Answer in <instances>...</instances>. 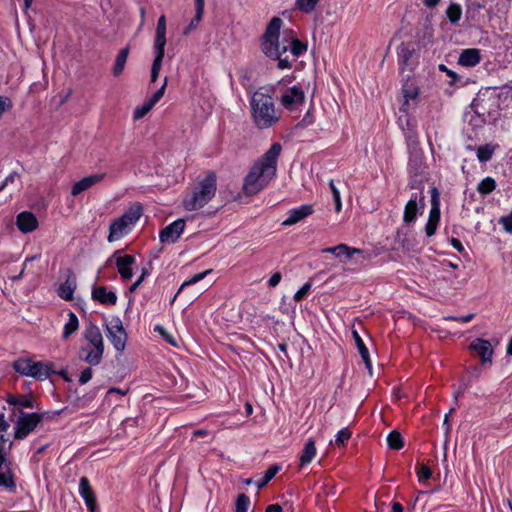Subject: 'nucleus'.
<instances>
[{
	"mask_svg": "<svg viewBox=\"0 0 512 512\" xmlns=\"http://www.w3.org/2000/svg\"><path fill=\"white\" fill-rule=\"evenodd\" d=\"M281 151V144L278 142L273 143L271 147L255 161L244 180L243 191L246 195H256L276 176L278 158Z\"/></svg>",
	"mask_w": 512,
	"mask_h": 512,
	"instance_id": "f257e3e1",
	"label": "nucleus"
},
{
	"mask_svg": "<svg viewBox=\"0 0 512 512\" xmlns=\"http://www.w3.org/2000/svg\"><path fill=\"white\" fill-rule=\"evenodd\" d=\"M282 24L283 21L279 17H273L270 20L263 35L261 46L265 55L278 60L277 67L279 69H288L291 67V62L286 55L289 51V38L284 37L282 41H279Z\"/></svg>",
	"mask_w": 512,
	"mask_h": 512,
	"instance_id": "f03ea898",
	"label": "nucleus"
},
{
	"mask_svg": "<svg viewBox=\"0 0 512 512\" xmlns=\"http://www.w3.org/2000/svg\"><path fill=\"white\" fill-rule=\"evenodd\" d=\"M250 104L258 128H269L279 121L280 114L275 108L274 100L268 92L263 91V88L254 92Z\"/></svg>",
	"mask_w": 512,
	"mask_h": 512,
	"instance_id": "7ed1b4c3",
	"label": "nucleus"
},
{
	"mask_svg": "<svg viewBox=\"0 0 512 512\" xmlns=\"http://www.w3.org/2000/svg\"><path fill=\"white\" fill-rule=\"evenodd\" d=\"M216 193V175L213 172L199 182L189 197L183 200V206L187 211H194L204 207Z\"/></svg>",
	"mask_w": 512,
	"mask_h": 512,
	"instance_id": "20e7f679",
	"label": "nucleus"
},
{
	"mask_svg": "<svg viewBox=\"0 0 512 512\" xmlns=\"http://www.w3.org/2000/svg\"><path fill=\"white\" fill-rule=\"evenodd\" d=\"M142 215V206L135 203L118 219L113 221L109 227L108 241L119 240L128 233L129 227L135 224Z\"/></svg>",
	"mask_w": 512,
	"mask_h": 512,
	"instance_id": "39448f33",
	"label": "nucleus"
},
{
	"mask_svg": "<svg viewBox=\"0 0 512 512\" xmlns=\"http://www.w3.org/2000/svg\"><path fill=\"white\" fill-rule=\"evenodd\" d=\"M286 82H290V80L283 78L278 81L274 87V91L280 92L279 102L282 107L288 111H293L304 103L305 92L300 85L286 88Z\"/></svg>",
	"mask_w": 512,
	"mask_h": 512,
	"instance_id": "423d86ee",
	"label": "nucleus"
},
{
	"mask_svg": "<svg viewBox=\"0 0 512 512\" xmlns=\"http://www.w3.org/2000/svg\"><path fill=\"white\" fill-rule=\"evenodd\" d=\"M106 336L112 343L115 350L122 353L125 350L127 342V333L119 317H112L105 325Z\"/></svg>",
	"mask_w": 512,
	"mask_h": 512,
	"instance_id": "0eeeda50",
	"label": "nucleus"
},
{
	"mask_svg": "<svg viewBox=\"0 0 512 512\" xmlns=\"http://www.w3.org/2000/svg\"><path fill=\"white\" fill-rule=\"evenodd\" d=\"M417 191L413 192L404 207L403 221L405 223H412L416 220L418 214H422L425 208V195L424 189L415 188Z\"/></svg>",
	"mask_w": 512,
	"mask_h": 512,
	"instance_id": "6e6552de",
	"label": "nucleus"
},
{
	"mask_svg": "<svg viewBox=\"0 0 512 512\" xmlns=\"http://www.w3.org/2000/svg\"><path fill=\"white\" fill-rule=\"evenodd\" d=\"M43 417L44 414L40 413L21 412L16 424L15 438L24 439L27 437L43 420Z\"/></svg>",
	"mask_w": 512,
	"mask_h": 512,
	"instance_id": "1a4fd4ad",
	"label": "nucleus"
},
{
	"mask_svg": "<svg viewBox=\"0 0 512 512\" xmlns=\"http://www.w3.org/2000/svg\"><path fill=\"white\" fill-rule=\"evenodd\" d=\"M470 349L479 356L482 365L492 364L494 350L488 340L476 338L471 342Z\"/></svg>",
	"mask_w": 512,
	"mask_h": 512,
	"instance_id": "9d476101",
	"label": "nucleus"
},
{
	"mask_svg": "<svg viewBox=\"0 0 512 512\" xmlns=\"http://www.w3.org/2000/svg\"><path fill=\"white\" fill-rule=\"evenodd\" d=\"M409 172L411 174V179L409 182L410 188H422L424 189V173L425 166L422 163L421 158L414 156L409 160Z\"/></svg>",
	"mask_w": 512,
	"mask_h": 512,
	"instance_id": "9b49d317",
	"label": "nucleus"
},
{
	"mask_svg": "<svg viewBox=\"0 0 512 512\" xmlns=\"http://www.w3.org/2000/svg\"><path fill=\"white\" fill-rule=\"evenodd\" d=\"M185 228V221L183 219H177L174 222L167 225L160 232V241L162 243H175L181 234L183 233Z\"/></svg>",
	"mask_w": 512,
	"mask_h": 512,
	"instance_id": "f8f14e48",
	"label": "nucleus"
},
{
	"mask_svg": "<svg viewBox=\"0 0 512 512\" xmlns=\"http://www.w3.org/2000/svg\"><path fill=\"white\" fill-rule=\"evenodd\" d=\"M36 216L29 211H23L16 217V226L22 233H31L38 228Z\"/></svg>",
	"mask_w": 512,
	"mask_h": 512,
	"instance_id": "ddd939ff",
	"label": "nucleus"
},
{
	"mask_svg": "<svg viewBox=\"0 0 512 512\" xmlns=\"http://www.w3.org/2000/svg\"><path fill=\"white\" fill-rule=\"evenodd\" d=\"M119 251L113 255L118 272L123 280L131 279L133 273L131 266L135 263V257L132 255L118 256Z\"/></svg>",
	"mask_w": 512,
	"mask_h": 512,
	"instance_id": "4468645a",
	"label": "nucleus"
},
{
	"mask_svg": "<svg viewBox=\"0 0 512 512\" xmlns=\"http://www.w3.org/2000/svg\"><path fill=\"white\" fill-rule=\"evenodd\" d=\"M105 176H106V173H100V174L89 175V176L82 178L81 180H79L72 186L71 195L77 196L80 193L88 190L92 186L100 183L105 178Z\"/></svg>",
	"mask_w": 512,
	"mask_h": 512,
	"instance_id": "2eb2a0df",
	"label": "nucleus"
},
{
	"mask_svg": "<svg viewBox=\"0 0 512 512\" xmlns=\"http://www.w3.org/2000/svg\"><path fill=\"white\" fill-rule=\"evenodd\" d=\"M54 365L50 362L34 361L32 365L31 374L32 377L38 381H44L49 378L52 374H55Z\"/></svg>",
	"mask_w": 512,
	"mask_h": 512,
	"instance_id": "dca6fc26",
	"label": "nucleus"
},
{
	"mask_svg": "<svg viewBox=\"0 0 512 512\" xmlns=\"http://www.w3.org/2000/svg\"><path fill=\"white\" fill-rule=\"evenodd\" d=\"M313 213V207L311 205H302L298 208L291 209L288 212V217L282 222L283 226L294 225L301 220L305 219Z\"/></svg>",
	"mask_w": 512,
	"mask_h": 512,
	"instance_id": "f3484780",
	"label": "nucleus"
},
{
	"mask_svg": "<svg viewBox=\"0 0 512 512\" xmlns=\"http://www.w3.org/2000/svg\"><path fill=\"white\" fill-rule=\"evenodd\" d=\"M79 492L85 501V504L90 512L96 510V498L94 492L90 486L89 480L86 477H82L79 483Z\"/></svg>",
	"mask_w": 512,
	"mask_h": 512,
	"instance_id": "a211bd4d",
	"label": "nucleus"
},
{
	"mask_svg": "<svg viewBox=\"0 0 512 512\" xmlns=\"http://www.w3.org/2000/svg\"><path fill=\"white\" fill-rule=\"evenodd\" d=\"M84 338L91 345V348L104 350L103 336L100 329L96 325L90 323L85 328Z\"/></svg>",
	"mask_w": 512,
	"mask_h": 512,
	"instance_id": "6ab92c4d",
	"label": "nucleus"
},
{
	"mask_svg": "<svg viewBox=\"0 0 512 512\" xmlns=\"http://www.w3.org/2000/svg\"><path fill=\"white\" fill-rule=\"evenodd\" d=\"M481 61L480 50L468 48L462 50L458 58V64L463 67H474Z\"/></svg>",
	"mask_w": 512,
	"mask_h": 512,
	"instance_id": "aec40b11",
	"label": "nucleus"
},
{
	"mask_svg": "<svg viewBox=\"0 0 512 512\" xmlns=\"http://www.w3.org/2000/svg\"><path fill=\"white\" fill-rule=\"evenodd\" d=\"M103 353V349L81 347L79 358L90 365L96 366L102 361Z\"/></svg>",
	"mask_w": 512,
	"mask_h": 512,
	"instance_id": "412c9836",
	"label": "nucleus"
},
{
	"mask_svg": "<svg viewBox=\"0 0 512 512\" xmlns=\"http://www.w3.org/2000/svg\"><path fill=\"white\" fill-rule=\"evenodd\" d=\"M323 253H331L336 257L345 256L348 259H351L355 254H363V250L358 248L349 247L346 244H339L334 247H327L322 250Z\"/></svg>",
	"mask_w": 512,
	"mask_h": 512,
	"instance_id": "4be33fe9",
	"label": "nucleus"
},
{
	"mask_svg": "<svg viewBox=\"0 0 512 512\" xmlns=\"http://www.w3.org/2000/svg\"><path fill=\"white\" fill-rule=\"evenodd\" d=\"M166 45V18L161 15L157 22L156 34L154 40L155 51H165Z\"/></svg>",
	"mask_w": 512,
	"mask_h": 512,
	"instance_id": "5701e85b",
	"label": "nucleus"
},
{
	"mask_svg": "<svg viewBox=\"0 0 512 512\" xmlns=\"http://www.w3.org/2000/svg\"><path fill=\"white\" fill-rule=\"evenodd\" d=\"M92 299L102 304L115 305L117 295L113 291H107L104 286H100L93 289Z\"/></svg>",
	"mask_w": 512,
	"mask_h": 512,
	"instance_id": "b1692460",
	"label": "nucleus"
},
{
	"mask_svg": "<svg viewBox=\"0 0 512 512\" xmlns=\"http://www.w3.org/2000/svg\"><path fill=\"white\" fill-rule=\"evenodd\" d=\"M414 53L415 48L412 43H401V45L397 49V54L402 69L409 66L410 60Z\"/></svg>",
	"mask_w": 512,
	"mask_h": 512,
	"instance_id": "393cba45",
	"label": "nucleus"
},
{
	"mask_svg": "<svg viewBox=\"0 0 512 512\" xmlns=\"http://www.w3.org/2000/svg\"><path fill=\"white\" fill-rule=\"evenodd\" d=\"M316 446L313 438H309L300 454V465L306 466L311 463L313 458L316 456Z\"/></svg>",
	"mask_w": 512,
	"mask_h": 512,
	"instance_id": "a878e982",
	"label": "nucleus"
},
{
	"mask_svg": "<svg viewBox=\"0 0 512 512\" xmlns=\"http://www.w3.org/2000/svg\"><path fill=\"white\" fill-rule=\"evenodd\" d=\"M352 334H353V338L356 343L358 352L361 355V358L363 359L366 368L368 369L369 373L371 374L372 364H371L368 349H367L366 345L364 344V341L360 337L359 333L356 330H353Z\"/></svg>",
	"mask_w": 512,
	"mask_h": 512,
	"instance_id": "bb28decb",
	"label": "nucleus"
},
{
	"mask_svg": "<svg viewBox=\"0 0 512 512\" xmlns=\"http://www.w3.org/2000/svg\"><path fill=\"white\" fill-rule=\"evenodd\" d=\"M205 0H195V16L190 24L184 29V35H188L201 22L204 14Z\"/></svg>",
	"mask_w": 512,
	"mask_h": 512,
	"instance_id": "cd10ccee",
	"label": "nucleus"
},
{
	"mask_svg": "<svg viewBox=\"0 0 512 512\" xmlns=\"http://www.w3.org/2000/svg\"><path fill=\"white\" fill-rule=\"evenodd\" d=\"M402 92L406 100V104L408 103L409 100H415L418 97L419 87L415 83V81L410 78L409 75L407 76V79L403 83Z\"/></svg>",
	"mask_w": 512,
	"mask_h": 512,
	"instance_id": "c85d7f7f",
	"label": "nucleus"
},
{
	"mask_svg": "<svg viewBox=\"0 0 512 512\" xmlns=\"http://www.w3.org/2000/svg\"><path fill=\"white\" fill-rule=\"evenodd\" d=\"M76 289V282L74 279L68 277L64 283H62L58 288V295L66 300L70 301L73 299V294Z\"/></svg>",
	"mask_w": 512,
	"mask_h": 512,
	"instance_id": "c756f323",
	"label": "nucleus"
},
{
	"mask_svg": "<svg viewBox=\"0 0 512 512\" xmlns=\"http://www.w3.org/2000/svg\"><path fill=\"white\" fill-rule=\"evenodd\" d=\"M129 47L122 48L116 56L115 63L113 66V75L118 77L122 74L125 64L129 55Z\"/></svg>",
	"mask_w": 512,
	"mask_h": 512,
	"instance_id": "7c9ffc66",
	"label": "nucleus"
},
{
	"mask_svg": "<svg viewBox=\"0 0 512 512\" xmlns=\"http://www.w3.org/2000/svg\"><path fill=\"white\" fill-rule=\"evenodd\" d=\"M7 402L13 406H19L24 408H35V401L31 397L25 395H12L7 396Z\"/></svg>",
	"mask_w": 512,
	"mask_h": 512,
	"instance_id": "2f4dec72",
	"label": "nucleus"
},
{
	"mask_svg": "<svg viewBox=\"0 0 512 512\" xmlns=\"http://www.w3.org/2000/svg\"><path fill=\"white\" fill-rule=\"evenodd\" d=\"M33 364L34 361L30 358H18L12 363V367L17 373L23 376H29Z\"/></svg>",
	"mask_w": 512,
	"mask_h": 512,
	"instance_id": "473e14b6",
	"label": "nucleus"
},
{
	"mask_svg": "<svg viewBox=\"0 0 512 512\" xmlns=\"http://www.w3.org/2000/svg\"><path fill=\"white\" fill-rule=\"evenodd\" d=\"M497 148V145L485 144L477 148V158L480 162L489 161Z\"/></svg>",
	"mask_w": 512,
	"mask_h": 512,
	"instance_id": "72a5a7b5",
	"label": "nucleus"
},
{
	"mask_svg": "<svg viewBox=\"0 0 512 512\" xmlns=\"http://www.w3.org/2000/svg\"><path fill=\"white\" fill-rule=\"evenodd\" d=\"M79 327V321L75 313L70 312L68 314V321L64 326L63 338L67 339L71 334H73Z\"/></svg>",
	"mask_w": 512,
	"mask_h": 512,
	"instance_id": "f704fd0d",
	"label": "nucleus"
},
{
	"mask_svg": "<svg viewBox=\"0 0 512 512\" xmlns=\"http://www.w3.org/2000/svg\"><path fill=\"white\" fill-rule=\"evenodd\" d=\"M496 186L494 178L487 176L477 185V191L481 195H488L496 189Z\"/></svg>",
	"mask_w": 512,
	"mask_h": 512,
	"instance_id": "c9c22d12",
	"label": "nucleus"
},
{
	"mask_svg": "<svg viewBox=\"0 0 512 512\" xmlns=\"http://www.w3.org/2000/svg\"><path fill=\"white\" fill-rule=\"evenodd\" d=\"M165 55V51H155V59L152 63L151 68V82H156L159 72L162 66V61Z\"/></svg>",
	"mask_w": 512,
	"mask_h": 512,
	"instance_id": "e433bc0d",
	"label": "nucleus"
},
{
	"mask_svg": "<svg viewBox=\"0 0 512 512\" xmlns=\"http://www.w3.org/2000/svg\"><path fill=\"white\" fill-rule=\"evenodd\" d=\"M430 221L439 222L440 220V209H439V203H438V190L437 188L432 189V207L429 213V219Z\"/></svg>",
	"mask_w": 512,
	"mask_h": 512,
	"instance_id": "4c0bfd02",
	"label": "nucleus"
},
{
	"mask_svg": "<svg viewBox=\"0 0 512 512\" xmlns=\"http://www.w3.org/2000/svg\"><path fill=\"white\" fill-rule=\"evenodd\" d=\"M387 444L391 449L399 450L403 447V438L397 430L391 431L387 436Z\"/></svg>",
	"mask_w": 512,
	"mask_h": 512,
	"instance_id": "58836bf2",
	"label": "nucleus"
},
{
	"mask_svg": "<svg viewBox=\"0 0 512 512\" xmlns=\"http://www.w3.org/2000/svg\"><path fill=\"white\" fill-rule=\"evenodd\" d=\"M446 15L452 24L457 23L462 15L461 6L457 3H451L446 10Z\"/></svg>",
	"mask_w": 512,
	"mask_h": 512,
	"instance_id": "ea45409f",
	"label": "nucleus"
},
{
	"mask_svg": "<svg viewBox=\"0 0 512 512\" xmlns=\"http://www.w3.org/2000/svg\"><path fill=\"white\" fill-rule=\"evenodd\" d=\"M289 50L294 58L293 60L295 61L297 57L307 50V46L297 39L289 38Z\"/></svg>",
	"mask_w": 512,
	"mask_h": 512,
	"instance_id": "a19ab883",
	"label": "nucleus"
},
{
	"mask_svg": "<svg viewBox=\"0 0 512 512\" xmlns=\"http://www.w3.org/2000/svg\"><path fill=\"white\" fill-rule=\"evenodd\" d=\"M280 467L278 465H271L264 473V476L256 482L257 487L260 489L264 487L274 476L278 473Z\"/></svg>",
	"mask_w": 512,
	"mask_h": 512,
	"instance_id": "79ce46f5",
	"label": "nucleus"
},
{
	"mask_svg": "<svg viewBox=\"0 0 512 512\" xmlns=\"http://www.w3.org/2000/svg\"><path fill=\"white\" fill-rule=\"evenodd\" d=\"M154 106H152L150 104V102L145 101L143 103V105L141 106H137L135 109H134V112H133V119L134 120H139L141 118H143Z\"/></svg>",
	"mask_w": 512,
	"mask_h": 512,
	"instance_id": "37998d69",
	"label": "nucleus"
},
{
	"mask_svg": "<svg viewBox=\"0 0 512 512\" xmlns=\"http://www.w3.org/2000/svg\"><path fill=\"white\" fill-rule=\"evenodd\" d=\"M319 0H297L296 6L305 13H311Z\"/></svg>",
	"mask_w": 512,
	"mask_h": 512,
	"instance_id": "c03bdc74",
	"label": "nucleus"
},
{
	"mask_svg": "<svg viewBox=\"0 0 512 512\" xmlns=\"http://www.w3.org/2000/svg\"><path fill=\"white\" fill-rule=\"evenodd\" d=\"M211 270H206L204 272H200V273H197L195 274L194 276H192L190 279L186 280L185 282H183V284L181 285V287L179 288L176 296L187 286H190V285H193L199 281H201L202 279L205 278V276L210 273Z\"/></svg>",
	"mask_w": 512,
	"mask_h": 512,
	"instance_id": "a18cd8bd",
	"label": "nucleus"
},
{
	"mask_svg": "<svg viewBox=\"0 0 512 512\" xmlns=\"http://www.w3.org/2000/svg\"><path fill=\"white\" fill-rule=\"evenodd\" d=\"M250 506V499L245 494H240L236 500V512H247Z\"/></svg>",
	"mask_w": 512,
	"mask_h": 512,
	"instance_id": "49530a36",
	"label": "nucleus"
},
{
	"mask_svg": "<svg viewBox=\"0 0 512 512\" xmlns=\"http://www.w3.org/2000/svg\"><path fill=\"white\" fill-rule=\"evenodd\" d=\"M329 186H330V189H331V192H332V196H333V200H334V203H335V210H336V212H340L341 209H342L340 192L337 189V187L335 186L333 180H330Z\"/></svg>",
	"mask_w": 512,
	"mask_h": 512,
	"instance_id": "de8ad7c7",
	"label": "nucleus"
},
{
	"mask_svg": "<svg viewBox=\"0 0 512 512\" xmlns=\"http://www.w3.org/2000/svg\"><path fill=\"white\" fill-rule=\"evenodd\" d=\"M352 433L348 428H343L340 431H338L336 438H335V445L337 446H343L346 441H348L351 437Z\"/></svg>",
	"mask_w": 512,
	"mask_h": 512,
	"instance_id": "09e8293b",
	"label": "nucleus"
},
{
	"mask_svg": "<svg viewBox=\"0 0 512 512\" xmlns=\"http://www.w3.org/2000/svg\"><path fill=\"white\" fill-rule=\"evenodd\" d=\"M167 82L168 79L167 77H165L162 86L148 99V102H150L152 106L159 102V100L163 97L167 86Z\"/></svg>",
	"mask_w": 512,
	"mask_h": 512,
	"instance_id": "8fccbe9b",
	"label": "nucleus"
},
{
	"mask_svg": "<svg viewBox=\"0 0 512 512\" xmlns=\"http://www.w3.org/2000/svg\"><path fill=\"white\" fill-rule=\"evenodd\" d=\"M474 316H475V314H473V313H469V314L464 315V316L449 315V316L443 317V320L458 321V322H462V323H468V322H470L474 318Z\"/></svg>",
	"mask_w": 512,
	"mask_h": 512,
	"instance_id": "3c124183",
	"label": "nucleus"
},
{
	"mask_svg": "<svg viewBox=\"0 0 512 512\" xmlns=\"http://www.w3.org/2000/svg\"><path fill=\"white\" fill-rule=\"evenodd\" d=\"M155 331H157L169 344L173 346H177V342L173 336L166 332L164 327L157 325L155 327Z\"/></svg>",
	"mask_w": 512,
	"mask_h": 512,
	"instance_id": "603ef678",
	"label": "nucleus"
},
{
	"mask_svg": "<svg viewBox=\"0 0 512 512\" xmlns=\"http://www.w3.org/2000/svg\"><path fill=\"white\" fill-rule=\"evenodd\" d=\"M311 288V284L309 282L305 283L294 295V300L296 302L301 301L309 292Z\"/></svg>",
	"mask_w": 512,
	"mask_h": 512,
	"instance_id": "864d4df0",
	"label": "nucleus"
},
{
	"mask_svg": "<svg viewBox=\"0 0 512 512\" xmlns=\"http://www.w3.org/2000/svg\"><path fill=\"white\" fill-rule=\"evenodd\" d=\"M499 222L507 232L512 233V212L507 216L501 217Z\"/></svg>",
	"mask_w": 512,
	"mask_h": 512,
	"instance_id": "5fc2aeb1",
	"label": "nucleus"
},
{
	"mask_svg": "<svg viewBox=\"0 0 512 512\" xmlns=\"http://www.w3.org/2000/svg\"><path fill=\"white\" fill-rule=\"evenodd\" d=\"M432 476V471L427 465H422L418 471L419 480H427Z\"/></svg>",
	"mask_w": 512,
	"mask_h": 512,
	"instance_id": "6e6d98bb",
	"label": "nucleus"
},
{
	"mask_svg": "<svg viewBox=\"0 0 512 512\" xmlns=\"http://www.w3.org/2000/svg\"><path fill=\"white\" fill-rule=\"evenodd\" d=\"M92 378V369L91 368H85L79 377V383L80 384H86L88 381H90Z\"/></svg>",
	"mask_w": 512,
	"mask_h": 512,
	"instance_id": "4d7b16f0",
	"label": "nucleus"
},
{
	"mask_svg": "<svg viewBox=\"0 0 512 512\" xmlns=\"http://www.w3.org/2000/svg\"><path fill=\"white\" fill-rule=\"evenodd\" d=\"M438 223L439 222L430 221V220L427 221L426 226H425V232L428 237H431L435 234Z\"/></svg>",
	"mask_w": 512,
	"mask_h": 512,
	"instance_id": "13d9d810",
	"label": "nucleus"
},
{
	"mask_svg": "<svg viewBox=\"0 0 512 512\" xmlns=\"http://www.w3.org/2000/svg\"><path fill=\"white\" fill-rule=\"evenodd\" d=\"M19 176L16 172H12L10 173L4 180V182L2 183V185L0 186V191H2L5 187H7L10 183H14L16 179H18Z\"/></svg>",
	"mask_w": 512,
	"mask_h": 512,
	"instance_id": "bf43d9fd",
	"label": "nucleus"
},
{
	"mask_svg": "<svg viewBox=\"0 0 512 512\" xmlns=\"http://www.w3.org/2000/svg\"><path fill=\"white\" fill-rule=\"evenodd\" d=\"M281 273L275 272L269 279L268 284L270 287H276L281 281Z\"/></svg>",
	"mask_w": 512,
	"mask_h": 512,
	"instance_id": "052dcab7",
	"label": "nucleus"
},
{
	"mask_svg": "<svg viewBox=\"0 0 512 512\" xmlns=\"http://www.w3.org/2000/svg\"><path fill=\"white\" fill-rule=\"evenodd\" d=\"M451 244L452 246L458 251V252H463L464 251V247L461 243V241L459 239H456V238H452L451 239Z\"/></svg>",
	"mask_w": 512,
	"mask_h": 512,
	"instance_id": "680f3d73",
	"label": "nucleus"
},
{
	"mask_svg": "<svg viewBox=\"0 0 512 512\" xmlns=\"http://www.w3.org/2000/svg\"><path fill=\"white\" fill-rule=\"evenodd\" d=\"M9 428V424L5 420L4 414H0V432H6Z\"/></svg>",
	"mask_w": 512,
	"mask_h": 512,
	"instance_id": "e2e57ef3",
	"label": "nucleus"
},
{
	"mask_svg": "<svg viewBox=\"0 0 512 512\" xmlns=\"http://www.w3.org/2000/svg\"><path fill=\"white\" fill-rule=\"evenodd\" d=\"M265 512H282V507L279 504H271L267 506Z\"/></svg>",
	"mask_w": 512,
	"mask_h": 512,
	"instance_id": "0e129e2a",
	"label": "nucleus"
},
{
	"mask_svg": "<svg viewBox=\"0 0 512 512\" xmlns=\"http://www.w3.org/2000/svg\"><path fill=\"white\" fill-rule=\"evenodd\" d=\"M439 69L441 71H445L447 73L448 76L452 77L453 79H456L458 76L455 72L449 70L445 65H440L439 66Z\"/></svg>",
	"mask_w": 512,
	"mask_h": 512,
	"instance_id": "69168bd1",
	"label": "nucleus"
},
{
	"mask_svg": "<svg viewBox=\"0 0 512 512\" xmlns=\"http://www.w3.org/2000/svg\"><path fill=\"white\" fill-rule=\"evenodd\" d=\"M440 0H424L423 3L426 7L433 8L439 4Z\"/></svg>",
	"mask_w": 512,
	"mask_h": 512,
	"instance_id": "338daca9",
	"label": "nucleus"
},
{
	"mask_svg": "<svg viewBox=\"0 0 512 512\" xmlns=\"http://www.w3.org/2000/svg\"><path fill=\"white\" fill-rule=\"evenodd\" d=\"M390 512H403V506L400 503L395 502L392 504Z\"/></svg>",
	"mask_w": 512,
	"mask_h": 512,
	"instance_id": "774afa93",
	"label": "nucleus"
}]
</instances>
